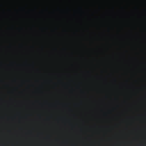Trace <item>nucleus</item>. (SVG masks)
<instances>
[{
    "label": "nucleus",
    "mask_w": 146,
    "mask_h": 146,
    "mask_svg": "<svg viewBox=\"0 0 146 146\" xmlns=\"http://www.w3.org/2000/svg\"><path fill=\"white\" fill-rule=\"evenodd\" d=\"M137 1V5L139 1ZM138 8H137V11ZM138 13V11H137Z\"/></svg>",
    "instance_id": "f257e3e1"
},
{
    "label": "nucleus",
    "mask_w": 146,
    "mask_h": 146,
    "mask_svg": "<svg viewBox=\"0 0 146 146\" xmlns=\"http://www.w3.org/2000/svg\"><path fill=\"white\" fill-rule=\"evenodd\" d=\"M137 1V5L139 1ZM138 8H137V11ZM138 13V11H137Z\"/></svg>",
    "instance_id": "f03ea898"
}]
</instances>
